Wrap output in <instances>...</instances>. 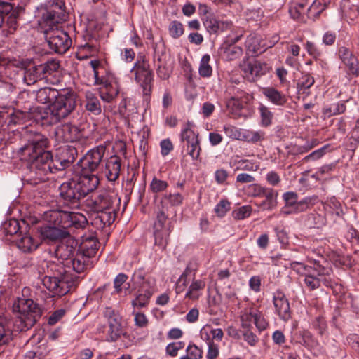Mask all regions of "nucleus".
Wrapping results in <instances>:
<instances>
[{
    "label": "nucleus",
    "instance_id": "obj_18",
    "mask_svg": "<svg viewBox=\"0 0 359 359\" xmlns=\"http://www.w3.org/2000/svg\"><path fill=\"white\" fill-rule=\"evenodd\" d=\"M273 303L275 313L283 321L286 322L291 318L290 302L283 292L280 290L273 293Z\"/></svg>",
    "mask_w": 359,
    "mask_h": 359
},
{
    "label": "nucleus",
    "instance_id": "obj_54",
    "mask_svg": "<svg viewBox=\"0 0 359 359\" xmlns=\"http://www.w3.org/2000/svg\"><path fill=\"white\" fill-rule=\"evenodd\" d=\"M168 31L172 38L177 39L184 33L183 25L179 21H172L169 25Z\"/></svg>",
    "mask_w": 359,
    "mask_h": 359
},
{
    "label": "nucleus",
    "instance_id": "obj_30",
    "mask_svg": "<svg viewBox=\"0 0 359 359\" xmlns=\"http://www.w3.org/2000/svg\"><path fill=\"white\" fill-rule=\"evenodd\" d=\"M252 99V95L243 91H238L235 96L231 97L226 101V107L233 112H238L243 108V104H247Z\"/></svg>",
    "mask_w": 359,
    "mask_h": 359
},
{
    "label": "nucleus",
    "instance_id": "obj_26",
    "mask_svg": "<svg viewBox=\"0 0 359 359\" xmlns=\"http://www.w3.org/2000/svg\"><path fill=\"white\" fill-rule=\"evenodd\" d=\"M40 233L43 240L55 241L61 238H67L69 232L67 230L62 229L59 226H43L40 228Z\"/></svg>",
    "mask_w": 359,
    "mask_h": 359
},
{
    "label": "nucleus",
    "instance_id": "obj_40",
    "mask_svg": "<svg viewBox=\"0 0 359 359\" xmlns=\"http://www.w3.org/2000/svg\"><path fill=\"white\" fill-rule=\"evenodd\" d=\"M307 3L304 0H297L290 7L289 13L291 17L295 20H300L304 15H307Z\"/></svg>",
    "mask_w": 359,
    "mask_h": 359
},
{
    "label": "nucleus",
    "instance_id": "obj_56",
    "mask_svg": "<svg viewBox=\"0 0 359 359\" xmlns=\"http://www.w3.org/2000/svg\"><path fill=\"white\" fill-rule=\"evenodd\" d=\"M39 65L40 67H41L42 69L41 70L44 75V77L47 76L48 75H50L53 72L57 71L60 67L58 62L54 60H49L44 64H41Z\"/></svg>",
    "mask_w": 359,
    "mask_h": 359
},
{
    "label": "nucleus",
    "instance_id": "obj_44",
    "mask_svg": "<svg viewBox=\"0 0 359 359\" xmlns=\"http://www.w3.org/2000/svg\"><path fill=\"white\" fill-rule=\"evenodd\" d=\"M299 336L301 337L299 342L307 348L311 350L318 346V341L309 331L302 330L299 332Z\"/></svg>",
    "mask_w": 359,
    "mask_h": 359
},
{
    "label": "nucleus",
    "instance_id": "obj_14",
    "mask_svg": "<svg viewBox=\"0 0 359 359\" xmlns=\"http://www.w3.org/2000/svg\"><path fill=\"white\" fill-rule=\"evenodd\" d=\"M44 33L49 47L55 53H65L71 46V39L63 30L55 28L44 30Z\"/></svg>",
    "mask_w": 359,
    "mask_h": 359
},
{
    "label": "nucleus",
    "instance_id": "obj_2",
    "mask_svg": "<svg viewBox=\"0 0 359 359\" xmlns=\"http://www.w3.org/2000/svg\"><path fill=\"white\" fill-rule=\"evenodd\" d=\"M35 99L41 104H49L41 114L44 125H55L67 118L76 107L77 95L70 89L57 90L51 87L39 88Z\"/></svg>",
    "mask_w": 359,
    "mask_h": 359
},
{
    "label": "nucleus",
    "instance_id": "obj_52",
    "mask_svg": "<svg viewBox=\"0 0 359 359\" xmlns=\"http://www.w3.org/2000/svg\"><path fill=\"white\" fill-rule=\"evenodd\" d=\"M252 208L250 205H243L232 212L233 217L236 220L244 219L250 216Z\"/></svg>",
    "mask_w": 359,
    "mask_h": 359
},
{
    "label": "nucleus",
    "instance_id": "obj_8",
    "mask_svg": "<svg viewBox=\"0 0 359 359\" xmlns=\"http://www.w3.org/2000/svg\"><path fill=\"white\" fill-rule=\"evenodd\" d=\"M13 311L18 314V318L23 323L21 329H29L41 318L42 311L39 304L32 299L24 297H18L13 304Z\"/></svg>",
    "mask_w": 359,
    "mask_h": 359
},
{
    "label": "nucleus",
    "instance_id": "obj_36",
    "mask_svg": "<svg viewBox=\"0 0 359 359\" xmlns=\"http://www.w3.org/2000/svg\"><path fill=\"white\" fill-rule=\"evenodd\" d=\"M86 109L95 115H99L102 112L100 102L96 94L91 90L85 92Z\"/></svg>",
    "mask_w": 359,
    "mask_h": 359
},
{
    "label": "nucleus",
    "instance_id": "obj_4",
    "mask_svg": "<svg viewBox=\"0 0 359 359\" xmlns=\"http://www.w3.org/2000/svg\"><path fill=\"white\" fill-rule=\"evenodd\" d=\"M120 202L117 195L107 191H100L92 198L90 206L97 212L93 223L97 228L102 229L114 222Z\"/></svg>",
    "mask_w": 359,
    "mask_h": 359
},
{
    "label": "nucleus",
    "instance_id": "obj_29",
    "mask_svg": "<svg viewBox=\"0 0 359 359\" xmlns=\"http://www.w3.org/2000/svg\"><path fill=\"white\" fill-rule=\"evenodd\" d=\"M245 48L248 54L259 55L266 50L264 40L256 34H250L245 40Z\"/></svg>",
    "mask_w": 359,
    "mask_h": 359
},
{
    "label": "nucleus",
    "instance_id": "obj_55",
    "mask_svg": "<svg viewBox=\"0 0 359 359\" xmlns=\"http://www.w3.org/2000/svg\"><path fill=\"white\" fill-rule=\"evenodd\" d=\"M330 147V144H326L323 146V147L315 150L314 151L311 152L309 155L306 156L303 158L304 162H309V161H314L316 160H318L321 158L325 154L326 150Z\"/></svg>",
    "mask_w": 359,
    "mask_h": 359
},
{
    "label": "nucleus",
    "instance_id": "obj_59",
    "mask_svg": "<svg viewBox=\"0 0 359 359\" xmlns=\"http://www.w3.org/2000/svg\"><path fill=\"white\" fill-rule=\"evenodd\" d=\"M231 203L226 199L221 200L215 207V212L218 217H224L230 210Z\"/></svg>",
    "mask_w": 359,
    "mask_h": 359
},
{
    "label": "nucleus",
    "instance_id": "obj_34",
    "mask_svg": "<svg viewBox=\"0 0 359 359\" xmlns=\"http://www.w3.org/2000/svg\"><path fill=\"white\" fill-rule=\"evenodd\" d=\"M19 15V11L17 8L13 7L12 11L8 14L4 15V22H2L1 27L4 32H6L8 34L13 33L18 27V18Z\"/></svg>",
    "mask_w": 359,
    "mask_h": 359
},
{
    "label": "nucleus",
    "instance_id": "obj_46",
    "mask_svg": "<svg viewBox=\"0 0 359 359\" xmlns=\"http://www.w3.org/2000/svg\"><path fill=\"white\" fill-rule=\"evenodd\" d=\"M151 296L152 292L149 290H146L144 293L140 294L132 301L133 306L138 309L147 306Z\"/></svg>",
    "mask_w": 359,
    "mask_h": 359
},
{
    "label": "nucleus",
    "instance_id": "obj_38",
    "mask_svg": "<svg viewBox=\"0 0 359 359\" xmlns=\"http://www.w3.org/2000/svg\"><path fill=\"white\" fill-rule=\"evenodd\" d=\"M11 323L6 319L0 320V346L8 344L12 339Z\"/></svg>",
    "mask_w": 359,
    "mask_h": 359
},
{
    "label": "nucleus",
    "instance_id": "obj_42",
    "mask_svg": "<svg viewBox=\"0 0 359 359\" xmlns=\"http://www.w3.org/2000/svg\"><path fill=\"white\" fill-rule=\"evenodd\" d=\"M346 109V106L345 103L343 102H338L325 107L323 109V114L327 117H330L341 114L345 112Z\"/></svg>",
    "mask_w": 359,
    "mask_h": 359
},
{
    "label": "nucleus",
    "instance_id": "obj_3",
    "mask_svg": "<svg viewBox=\"0 0 359 359\" xmlns=\"http://www.w3.org/2000/svg\"><path fill=\"white\" fill-rule=\"evenodd\" d=\"M48 144V140L43 135L36 133L19 150L20 159L28 162L30 169L39 176L51 171L52 154L46 150Z\"/></svg>",
    "mask_w": 359,
    "mask_h": 359
},
{
    "label": "nucleus",
    "instance_id": "obj_32",
    "mask_svg": "<svg viewBox=\"0 0 359 359\" xmlns=\"http://www.w3.org/2000/svg\"><path fill=\"white\" fill-rule=\"evenodd\" d=\"M262 93L269 102L276 106H284L287 102L286 95L273 87L263 88Z\"/></svg>",
    "mask_w": 359,
    "mask_h": 359
},
{
    "label": "nucleus",
    "instance_id": "obj_31",
    "mask_svg": "<svg viewBox=\"0 0 359 359\" xmlns=\"http://www.w3.org/2000/svg\"><path fill=\"white\" fill-rule=\"evenodd\" d=\"M205 285L204 280L193 278L191 284L187 287L185 297L192 301L198 300L202 296Z\"/></svg>",
    "mask_w": 359,
    "mask_h": 359
},
{
    "label": "nucleus",
    "instance_id": "obj_11",
    "mask_svg": "<svg viewBox=\"0 0 359 359\" xmlns=\"http://www.w3.org/2000/svg\"><path fill=\"white\" fill-rule=\"evenodd\" d=\"M168 215L164 210H159L156 212V219L154 224V244L160 249L164 250L167 247L171 233L170 223L167 222Z\"/></svg>",
    "mask_w": 359,
    "mask_h": 359
},
{
    "label": "nucleus",
    "instance_id": "obj_45",
    "mask_svg": "<svg viewBox=\"0 0 359 359\" xmlns=\"http://www.w3.org/2000/svg\"><path fill=\"white\" fill-rule=\"evenodd\" d=\"M210 56L208 54L204 55L200 62L198 72L202 77H210L212 75V69L210 65Z\"/></svg>",
    "mask_w": 359,
    "mask_h": 359
},
{
    "label": "nucleus",
    "instance_id": "obj_62",
    "mask_svg": "<svg viewBox=\"0 0 359 359\" xmlns=\"http://www.w3.org/2000/svg\"><path fill=\"white\" fill-rule=\"evenodd\" d=\"M187 154L191 157L193 160H197L200 156L201 147L200 142H191L186 144Z\"/></svg>",
    "mask_w": 359,
    "mask_h": 359
},
{
    "label": "nucleus",
    "instance_id": "obj_60",
    "mask_svg": "<svg viewBox=\"0 0 359 359\" xmlns=\"http://www.w3.org/2000/svg\"><path fill=\"white\" fill-rule=\"evenodd\" d=\"M119 93V88L117 83H115V88L108 89L106 92H100L101 99L106 102H111L117 96Z\"/></svg>",
    "mask_w": 359,
    "mask_h": 359
},
{
    "label": "nucleus",
    "instance_id": "obj_24",
    "mask_svg": "<svg viewBox=\"0 0 359 359\" xmlns=\"http://www.w3.org/2000/svg\"><path fill=\"white\" fill-rule=\"evenodd\" d=\"M97 239L93 236H83L79 248V254L85 257V269L87 267L88 259L93 257L98 250Z\"/></svg>",
    "mask_w": 359,
    "mask_h": 359
},
{
    "label": "nucleus",
    "instance_id": "obj_50",
    "mask_svg": "<svg viewBox=\"0 0 359 359\" xmlns=\"http://www.w3.org/2000/svg\"><path fill=\"white\" fill-rule=\"evenodd\" d=\"M203 22L207 31L210 33L218 32V21L212 15H206L203 18Z\"/></svg>",
    "mask_w": 359,
    "mask_h": 359
},
{
    "label": "nucleus",
    "instance_id": "obj_48",
    "mask_svg": "<svg viewBox=\"0 0 359 359\" xmlns=\"http://www.w3.org/2000/svg\"><path fill=\"white\" fill-rule=\"evenodd\" d=\"M9 124H21L24 123L29 118V114L25 111L13 109V112L9 114Z\"/></svg>",
    "mask_w": 359,
    "mask_h": 359
},
{
    "label": "nucleus",
    "instance_id": "obj_57",
    "mask_svg": "<svg viewBox=\"0 0 359 359\" xmlns=\"http://www.w3.org/2000/svg\"><path fill=\"white\" fill-rule=\"evenodd\" d=\"M20 230V224L16 219H10L4 225V233L7 235H15Z\"/></svg>",
    "mask_w": 359,
    "mask_h": 359
},
{
    "label": "nucleus",
    "instance_id": "obj_58",
    "mask_svg": "<svg viewBox=\"0 0 359 359\" xmlns=\"http://www.w3.org/2000/svg\"><path fill=\"white\" fill-rule=\"evenodd\" d=\"M304 47L309 55L311 56L313 59L318 60L321 57V50L313 42L307 41Z\"/></svg>",
    "mask_w": 359,
    "mask_h": 359
},
{
    "label": "nucleus",
    "instance_id": "obj_63",
    "mask_svg": "<svg viewBox=\"0 0 359 359\" xmlns=\"http://www.w3.org/2000/svg\"><path fill=\"white\" fill-rule=\"evenodd\" d=\"M184 341L170 343L165 348L166 353L171 357H175L177 355L178 351L184 347Z\"/></svg>",
    "mask_w": 359,
    "mask_h": 359
},
{
    "label": "nucleus",
    "instance_id": "obj_17",
    "mask_svg": "<svg viewBox=\"0 0 359 359\" xmlns=\"http://www.w3.org/2000/svg\"><path fill=\"white\" fill-rule=\"evenodd\" d=\"M309 262L313 266L306 265L302 262L294 261L290 264V268L296 271L298 274L304 276L311 271H316L318 276H328L330 275L332 270L330 268L322 266L319 261L315 259H309Z\"/></svg>",
    "mask_w": 359,
    "mask_h": 359
},
{
    "label": "nucleus",
    "instance_id": "obj_23",
    "mask_svg": "<svg viewBox=\"0 0 359 359\" xmlns=\"http://www.w3.org/2000/svg\"><path fill=\"white\" fill-rule=\"evenodd\" d=\"M13 65L25 69L24 81L27 85H32L37 81L44 78V75L40 65H32L28 67L27 66V62L25 61L17 62L16 63H14Z\"/></svg>",
    "mask_w": 359,
    "mask_h": 359
},
{
    "label": "nucleus",
    "instance_id": "obj_41",
    "mask_svg": "<svg viewBox=\"0 0 359 359\" xmlns=\"http://www.w3.org/2000/svg\"><path fill=\"white\" fill-rule=\"evenodd\" d=\"M315 79L309 74H303L298 80L297 90L300 94L309 95V88L314 84Z\"/></svg>",
    "mask_w": 359,
    "mask_h": 359
},
{
    "label": "nucleus",
    "instance_id": "obj_37",
    "mask_svg": "<svg viewBox=\"0 0 359 359\" xmlns=\"http://www.w3.org/2000/svg\"><path fill=\"white\" fill-rule=\"evenodd\" d=\"M323 208L327 215L341 217L344 215V211L341 203L335 198H327L323 203Z\"/></svg>",
    "mask_w": 359,
    "mask_h": 359
},
{
    "label": "nucleus",
    "instance_id": "obj_20",
    "mask_svg": "<svg viewBox=\"0 0 359 359\" xmlns=\"http://www.w3.org/2000/svg\"><path fill=\"white\" fill-rule=\"evenodd\" d=\"M338 56L346 67L348 74L354 76H359V61L353 52L346 46L338 48Z\"/></svg>",
    "mask_w": 359,
    "mask_h": 359
},
{
    "label": "nucleus",
    "instance_id": "obj_64",
    "mask_svg": "<svg viewBox=\"0 0 359 359\" xmlns=\"http://www.w3.org/2000/svg\"><path fill=\"white\" fill-rule=\"evenodd\" d=\"M324 11L323 8L314 0L312 4L307 8V17L315 20Z\"/></svg>",
    "mask_w": 359,
    "mask_h": 359
},
{
    "label": "nucleus",
    "instance_id": "obj_1",
    "mask_svg": "<svg viewBox=\"0 0 359 359\" xmlns=\"http://www.w3.org/2000/svg\"><path fill=\"white\" fill-rule=\"evenodd\" d=\"M77 242L68 238L60 243L55 255L60 263L43 262L42 267L47 268V273L41 280L43 286L52 293V296H63L70 291L78 280V276L85 271V257L76 253Z\"/></svg>",
    "mask_w": 359,
    "mask_h": 359
},
{
    "label": "nucleus",
    "instance_id": "obj_22",
    "mask_svg": "<svg viewBox=\"0 0 359 359\" xmlns=\"http://www.w3.org/2000/svg\"><path fill=\"white\" fill-rule=\"evenodd\" d=\"M76 152L74 148H69L64 150L60 156H56L55 158H52L51 171L50 173H54L58 170H63L70 166L74 161V154Z\"/></svg>",
    "mask_w": 359,
    "mask_h": 359
},
{
    "label": "nucleus",
    "instance_id": "obj_6",
    "mask_svg": "<svg viewBox=\"0 0 359 359\" xmlns=\"http://www.w3.org/2000/svg\"><path fill=\"white\" fill-rule=\"evenodd\" d=\"M45 218L49 222L65 230L70 228L83 229L87 224V219L83 214L65 210L55 209L47 211L45 212Z\"/></svg>",
    "mask_w": 359,
    "mask_h": 359
},
{
    "label": "nucleus",
    "instance_id": "obj_33",
    "mask_svg": "<svg viewBox=\"0 0 359 359\" xmlns=\"http://www.w3.org/2000/svg\"><path fill=\"white\" fill-rule=\"evenodd\" d=\"M222 57L228 61H233L239 59L243 53V49L239 46L229 45L228 43H223L219 48Z\"/></svg>",
    "mask_w": 359,
    "mask_h": 359
},
{
    "label": "nucleus",
    "instance_id": "obj_15",
    "mask_svg": "<svg viewBox=\"0 0 359 359\" xmlns=\"http://www.w3.org/2000/svg\"><path fill=\"white\" fill-rule=\"evenodd\" d=\"M241 321L243 329H252L253 323L260 332L266 330L269 325L263 313L255 308L245 311L241 316Z\"/></svg>",
    "mask_w": 359,
    "mask_h": 359
},
{
    "label": "nucleus",
    "instance_id": "obj_35",
    "mask_svg": "<svg viewBox=\"0 0 359 359\" xmlns=\"http://www.w3.org/2000/svg\"><path fill=\"white\" fill-rule=\"evenodd\" d=\"M16 245L23 252H31L36 250L39 242L29 233H25L19 240L16 241Z\"/></svg>",
    "mask_w": 359,
    "mask_h": 359
},
{
    "label": "nucleus",
    "instance_id": "obj_51",
    "mask_svg": "<svg viewBox=\"0 0 359 359\" xmlns=\"http://www.w3.org/2000/svg\"><path fill=\"white\" fill-rule=\"evenodd\" d=\"M223 131L225 135L233 140H243V133L240 129L231 125H224Z\"/></svg>",
    "mask_w": 359,
    "mask_h": 359
},
{
    "label": "nucleus",
    "instance_id": "obj_13",
    "mask_svg": "<svg viewBox=\"0 0 359 359\" xmlns=\"http://www.w3.org/2000/svg\"><path fill=\"white\" fill-rule=\"evenodd\" d=\"M104 318L108 323L106 339L108 341H116L124 334L122 318L118 311L111 307H106L102 312Z\"/></svg>",
    "mask_w": 359,
    "mask_h": 359
},
{
    "label": "nucleus",
    "instance_id": "obj_16",
    "mask_svg": "<svg viewBox=\"0 0 359 359\" xmlns=\"http://www.w3.org/2000/svg\"><path fill=\"white\" fill-rule=\"evenodd\" d=\"M285 205L296 209V212H305L318 201L317 196H307L298 201V194L294 191H287L283 194Z\"/></svg>",
    "mask_w": 359,
    "mask_h": 359
},
{
    "label": "nucleus",
    "instance_id": "obj_43",
    "mask_svg": "<svg viewBox=\"0 0 359 359\" xmlns=\"http://www.w3.org/2000/svg\"><path fill=\"white\" fill-rule=\"evenodd\" d=\"M304 283L310 290H314L320 286V281L323 276H318L316 271H309L304 276Z\"/></svg>",
    "mask_w": 359,
    "mask_h": 359
},
{
    "label": "nucleus",
    "instance_id": "obj_5",
    "mask_svg": "<svg viewBox=\"0 0 359 359\" xmlns=\"http://www.w3.org/2000/svg\"><path fill=\"white\" fill-rule=\"evenodd\" d=\"M38 10L41 13L39 23L45 30L57 28V25L66 20L65 3L62 0H50L40 6Z\"/></svg>",
    "mask_w": 359,
    "mask_h": 359
},
{
    "label": "nucleus",
    "instance_id": "obj_47",
    "mask_svg": "<svg viewBox=\"0 0 359 359\" xmlns=\"http://www.w3.org/2000/svg\"><path fill=\"white\" fill-rule=\"evenodd\" d=\"M265 137V133L262 130H248L243 133V140L252 143H257L263 140Z\"/></svg>",
    "mask_w": 359,
    "mask_h": 359
},
{
    "label": "nucleus",
    "instance_id": "obj_19",
    "mask_svg": "<svg viewBox=\"0 0 359 359\" xmlns=\"http://www.w3.org/2000/svg\"><path fill=\"white\" fill-rule=\"evenodd\" d=\"M244 76L250 81H255L257 78L269 72V67L265 62L258 60L248 62L243 66Z\"/></svg>",
    "mask_w": 359,
    "mask_h": 359
},
{
    "label": "nucleus",
    "instance_id": "obj_27",
    "mask_svg": "<svg viewBox=\"0 0 359 359\" xmlns=\"http://www.w3.org/2000/svg\"><path fill=\"white\" fill-rule=\"evenodd\" d=\"M278 191L272 188H268L262 196L264 199L260 202H255V204L260 210L271 211L276 208L278 205Z\"/></svg>",
    "mask_w": 359,
    "mask_h": 359
},
{
    "label": "nucleus",
    "instance_id": "obj_28",
    "mask_svg": "<svg viewBox=\"0 0 359 359\" xmlns=\"http://www.w3.org/2000/svg\"><path fill=\"white\" fill-rule=\"evenodd\" d=\"M121 158L116 155L111 156L105 163L104 174L110 182H115L120 175Z\"/></svg>",
    "mask_w": 359,
    "mask_h": 359
},
{
    "label": "nucleus",
    "instance_id": "obj_12",
    "mask_svg": "<svg viewBox=\"0 0 359 359\" xmlns=\"http://www.w3.org/2000/svg\"><path fill=\"white\" fill-rule=\"evenodd\" d=\"M59 190L60 195L64 200V204L71 209L78 208L81 199L85 197L74 177L63 182Z\"/></svg>",
    "mask_w": 359,
    "mask_h": 359
},
{
    "label": "nucleus",
    "instance_id": "obj_53",
    "mask_svg": "<svg viewBox=\"0 0 359 359\" xmlns=\"http://www.w3.org/2000/svg\"><path fill=\"white\" fill-rule=\"evenodd\" d=\"M236 170H246V171H257L259 165L257 163L252 162L248 159L239 160L237 162Z\"/></svg>",
    "mask_w": 359,
    "mask_h": 359
},
{
    "label": "nucleus",
    "instance_id": "obj_9",
    "mask_svg": "<svg viewBox=\"0 0 359 359\" xmlns=\"http://www.w3.org/2000/svg\"><path fill=\"white\" fill-rule=\"evenodd\" d=\"M107 148L100 144L88 150L77 162V166L84 173H98L102 170V162Z\"/></svg>",
    "mask_w": 359,
    "mask_h": 359
},
{
    "label": "nucleus",
    "instance_id": "obj_49",
    "mask_svg": "<svg viewBox=\"0 0 359 359\" xmlns=\"http://www.w3.org/2000/svg\"><path fill=\"white\" fill-rule=\"evenodd\" d=\"M259 110L261 115V125L264 127L269 126L272 123L273 113L263 104L259 107Z\"/></svg>",
    "mask_w": 359,
    "mask_h": 359
},
{
    "label": "nucleus",
    "instance_id": "obj_7",
    "mask_svg": "<svg viewBox=\"0 0 359 359\" xmlns=\"http://www.w3.org/2000/svg\"><path fill=\"white\" fill-rule=\"evenodd\" d=\"M87 124L86 116L83 113L74 114L69 122L58 126L55 129V136L59 141L76 142L84 136Z\"/></svg>",
    "mask_w": 359,
    "mask_h": 359
},
{
    "label": "nucleus",
    "instance_id": "obj_25",
    "mask_svg": "<svg viewBox=\"0 0 359 359\" xmlns=\"http://www.w3.org/2000/svg\"><path fill=\"white\" fill-rule=\"evenodd\" d=\"M155 50L154 62L157 66V75L161 79H167L172 72V64L170 56L165 53H156Z\"/></svg>",
    "mask_w": 359,
    "mask_h": 359
},
{
    "label": "nucleus",
    "instance_id": "obj_21",
    "mask_svg": "<svg viewBox=\"0 0 359 359\" xmlns=\"http://www.w3.org/2000/svg\"><path fill=\"white\" fill-rule=\"evenodd\" d=\"M74 177L78 182V184L85 196L89 193L93 191L100 183V180L97 173H84L80 170L79 174L76 175Z\"/></svg>",
    "mask_w": 359,
    "mask_h": 359
},
{
    "label": "nucleus",
    "instance_id": "obj_61",
    "mask_svg": "<svg viewBox=\"0 0 359 359\" xmlns=\"http://www.w3.org/2000/svg\"><path fill=\"white\" fill-rule=\"evenodd\" d=\"M186 352L191 359H201L203 358L202 348L194 344H189L186 348Z\"/></svg>",
    "mask_w": 359,
    "mask_h": 359
},
{
    "label": "nucleus",
    "instance_id": "obj_10",
    "mask_svg": "<svg viewBox=\"0 0 359 359\" xmlns=\"http://www.w3.org/2000/svg\"><path fill=\"white\" fill-rule=\"evenodd\" d=\"M135 81L141 86L144 95L150 96L152 90L153 73L144 57H138L131 69Z\"/></svg>",
    "mask_w": 359,
    "mask_h": 359
},
{
    "label": "nucleus",
    "instance_id": "obj_39",
    "mask_svg": "<svg viewBox=\"0 0 359 359\" xmlns=\"http://www.w3.org/2000/svg\"><path fill=\"white\" fill-rule=\"evenodd\" d=\"M192 127L193 123L190 121H187L182 128L180 140L182 142H186V144L199 141L198 135L193 131Z\"/></svg>",
    "mask_w": 359,
    "mask_h": 359
}]
</instances>
